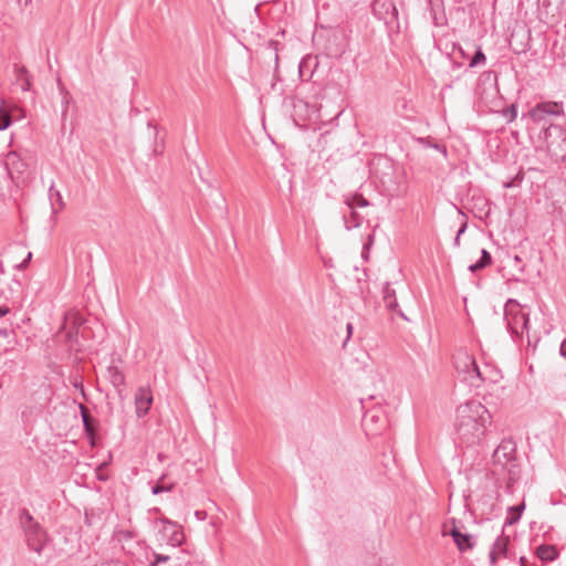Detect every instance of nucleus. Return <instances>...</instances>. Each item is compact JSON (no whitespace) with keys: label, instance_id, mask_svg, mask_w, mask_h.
I'll return each instance as SVG.
<instances>
[{"label":"nucleus","instance_id":"1","mask_svg":"<svg viewBox=\"0 0 566 566\" xmlns=\"http://www.w3.org/2000/svg\"><path fill=\"white\" fill-rule=\"evenodd\" d=\"M491 413L479 401L471 400L457 408L455 430L461 444H479L491 424Z\"/></svg>","mask_w":566,"mask_h":566},{"label":"nucleus","instance_id":"2","mask_svg":"<svg viewBox=\"0 0 566 566\" xmlns=\"http://www.w3.org/2000/svg\"><path fill=\"white\" fill-rule=\"evenodd\" d=\"M20 526L24 534L27 546L30 551L41 556L50 544V537L45 528L23 509L19 515Z\"/></svg>","mask_w":566,"mask_h":566},{"label":"nucleus","instance_id":"3","mask_svg":"<svg viewBox=\"0 0 566 566\" xmlns=\"http://www.w3.org/2000/svg\"><path fill=\"white\" fill-rule=\"evenodd\" d=\"M504 319L511 335L522 338L524 333L528 334L530 317L523 306L513 298H510L504 306Z\"/></svg>","mask_w":566,"mask_h":566},{"label":"nucleus","instance_id":"4","mask_svg":"<svg viewBox=\"0 0 566 566\" xmlns=\"http://www.w3.org/2000/svg\"><path fill=\"white\" fill-rule=\"evenodd\" d=\"M543 139L551 157L556 160L566 159V130L559 125H549L543 130Z\"/></svg>","mask_w":566,"mask_h":566},{"label":"nucleus","instance_id":"5","mask_svg":"<svg viewBox=\"0 0 566 566\" xmlns=\"http://www.w3.org/2000/svg\"><path fill=\"white\" fill-rule=\"evenodd\" d=\"M371 8L374 15L384 21L389 35L399 33L398 10L392 0H374Z\"/></svg>","mask_w":566,"mask_h":566},{"label":"nucleus","instance_id":"6","mask_svg":"<svg viewBox=\"0 0 566 566\" xmlns=\"http://www.w3.org/2000/svg\"><path fill=\"white\" fill-rule=\"evenodd\" d=\"M563 103L560 102H542L533 107L528 115L535 123L544 120L547 115H563Z\"/></svg>","mask_w":566,"mask_h":566},{"label":"nucleus","instance_id":"7","mask_svg":"<svg viewBox=\"0 0 566 566\" xmlns=\"http://www.w3.org/2000/svg\"><path fill=\"white\" fill-rule=\"evenodd\" d=\"M363 426L367 432L378 434L387 426V418L380 408L367 411L363 418Z\"/></svg>","mask_w":566,"mask_h":566},{"label":"nucleus","instance_id":"8","mask_svg":"<svg viewBox=\"0 0 566 566\" xmlns=\"http://www.w3.org/2000/svg\"><path fill=\"white\" fill-rule=\"evenodd\" d=\"M515 453L516 443L512 439H503L493 452V461L504 468L515 460Z\"/></svg>","mask_w":566,"mask_h":566},{"label":"nucleus","instance_id":"9","mask_svg":"<svg viewBox=\"0 0 566 566\" xmlns=\"http://www.w3.org/2000/svg\"><path fill=\"white\" fill-rule=\"evenodd\" d=\"M153 403V395L149 388L140 387L135 394V407L138 418L145 417Z\"/></svg>","mask_w":566,"mask_h":566},{"label":"nucleus","instance_id":"10","mask_svg":"<svg viewBox=\"0 0 566 566\" xmlns=\"http://www.w3.org/2000/svg\"><path fill=\"white\" fill-rule=\"evenodd\" d=\"M453 361L457 371L467 377L475 363V358L467 350L460 349L453 355Z\"/></svg>","mask_w":566,"mask_h":566},{"label":"nucleus","instance_id":"11","mask_svg":"<svg viewBox=\"0 0 566 566\" xmlns=\"http://www.w3.org/2000/svg\"><path fill=\"white\" fill-rule=\"evenodd\" d=\"M449 534L452 536L453 542L461 552L471 551L475 546L474 537L470 534L462 533L453 522V527L450 530Z\"/></svg>","mask_w":566,"mask_h":566},{"label":"nucleus","instance_id":"12","mask_svg":"<svg viewBox=\"0 0 566 566\" xmlns=\"http://www.w3.org/2000/svg\"><path fill=\"white\" fill-rule=\"evenodd\" d=\"M382 298L385 302V306L388 311L397 313L403 319H408L406 315L399 310V305L396 298V291L390 286L389 283H386L382 290Z\"/></svg>","mask_w":566,"mask_h":566},{"label":"nucleus","instance_id":"13","mask_svg":"<svg viewBox=\"0 0 566 566\" xmlns=\"http://www.w3.org/2000/svg\"><path fill=\"white\" fill-rule=\"evenodd\" d=\"M15 112L22 116V109L18 106L12 108L0 106V130H4L11 125Z\"/></svg>","mask_w":566,"mask_h":566},{"label":"nucleus","instance_id":"14","mask_svg":"<svg viewBox=\"0 0 566 566\" xmlns=\"http://www.w3.org/2000/svg\"><path fill=\"white\" fill-rule=\"evenodd\" d=\"M345 203L347 205V208L349 210V218L344 213L343 219L344 223L347 230H350L352 228H357L360 226L363 218L357 213L354 209V203L349 200H346Z\"/></svg>","mask_w":566,"mask_h":566},{"label":"nucleus","instance_id":"15","mask_svg":"<svg viewBox=\"0 0 566 566\" xmlns=\"http://www.w3.org/2000/svg\"><path fill=\"white\" fill-rule=\"evenodd\" d=\"M536 555L543 562H553L557 558L558 552L554 545H539L536 548Z\"/></svg>","mask_w":566,"mask_h":566},{"label":"nucleus","instance_id":"16","mask_svg":"<svg viewBox=\"0 0 566 566\" xmlns=\"http://www.w3.org/2000/svg\"><path fill=\"white\" fill-rule=\"evenodd\" d=\"M80 410L85 433L87 434V437L93 439L95 436L94 419L90 416L87 408L83 403L80 405Z\"/></svg>","mask_w":566,"mask_h":566},{"label":"nucleus","instance_id":"17","mask_svg":"<svg viewBox=\"0 0 566 566\" xmlns=\"http://www.w3.org/2000/svg\"><path fill=\"white\" fill-rule=\"evenodd\" d=\"M502 379L501 370L496 367L485 364L483 367V382L496 384Z\"/></svg>","mask_w":566,"mask_h":566},{"label":"nucleus","instance_id":"18","mask_svg":"<svg viewBox=\"0 0 566 566\" xmlns=\"http://www.w3.org/2000/svg\"><path fill=\"white\" fill-rule=\"evenodd\" d=\"M525 509V503L513 505L507 509L509 516L505 518L504 525H513L521 520L522 513Z\"/></svg>","mask_w":566,"mask_h":566},{"label":"nucleus","instance_id":"19","mask_svg":"<svg viewBox=\"0 0 566 566\" xmlns=\"http://www.w3.org/2000/svg\"><path fill=\"white\" fill-rule=\"evenodd\" d=\"M491 263H492V255L490 254V252L488 250L482 249L481 258L475 263L471 264L469 266V270L474 273V272L485 269Z\"/></svg>","mask_w":566,"mask_h":566},{"label":"nucleus","instance_id":"20","mask_svg":"<svg viewBox=\"0 0 566 566\" xmlns=\"http://www.w3.org/2000/svg\"><path fill=\"white\" fill-rule=\"evenodd\" d=\"M17 80L22 91H29L31 88V78L28 70L24 66L15 69Z\"/></svg>","mask_w":566,"mask_h":566},{"label":"nucleus","instance_id":"21","mask_svg":"<svg viewBox=\"0 0 566 566\" xmlns=\"http://www.w3.org/2000/svg\"><path fill=\"white\" fill-rule=\"evenodd\" d=\"M49 197L54 212L64 208L62 195L57 189L53 187V185L49 189Z\"/></svg>","mask_w":566,"mask_h":566},{"label":"nucleus","instance_id":"22","mask_svg":"<svg viewBox=\"0 0 566 566\" xmlns=\"http://www.w3.org/2000/svg\"><path fill=\"white\" fill-rule=\"evenodd\" d=\"M464 380H469L471 385L479 386L476 381L483 382V368H480L476 361L473 364L469 375L463 377Z\"/></svg>","mask_w":566,"mask_h":566},{"label":"nucleus","instance_id":"23","mask_svg":"<svg viewBox=\"0 0 566 566\" xmlns=\"http://www.w3.org/2000/svg\"><path fill=\"white\" fill-rule=\"evenodd\" d=\"M166 479V475L163 474L159 480L153 485L151 493L153 494H159L163 492H170L175 488V483H164V480Z\"/></svg>","mask_w":566,"mask_h":566},{"label":"nucleus","instance_id":"24","mask_svg":"<svg viewBox=\"0 0 566 566\" xmlns=\"http://www.w3.org/2000/svg\"><path fill=\"white\" fill-rule=\"evenodd\" d=\"M510 537L501 535L496 538V541L493 544L492 549L496 552L501 556H506L507 553V546H509Z\"/></svg>","mask_w":566,"mask_h":566},{"label":"nucleus","instance_id":"25","mask_svg":"<svg viewBox=\"0 0 566 566\" xmlns=\"http://www.w3.org/2000/svg\"><path fill=\"white\" fill-rule=\"evenodd\" d=\"M108 374L113 386L120 387L125 384V376L117 367H109Z\"/></svg>","mask_w":566,"mask_h":566},{"label":"nucleus","instance_id":"26","mask_svg":"<svg viewBox=\"0 0 566 566\" xmlns=\"http://www.w3.org/2000/svg\"><path fill=\"white\" fill-rule=\"evenodd\" d=\"M77 335L78 331L75 327L70 328L66 334V342L69 343V349L74 352H80V347H77Z\"/></svg>","mask_w":566,"mask_h":566},{"label":"nucleus","instance_id":"27","mask_svg":"<svg viewBox=\"0 0 566 566\" xmlns=\"http://www.w3.org/2000/svg\"><path fill=\"white\" fill-rule=\"evenodd\" d=\"M486 62V56L483 53L481 48H478L474 55L471 57L469 67H475L478 65H483Z\"/></svg>","mask_w":566,"mask_h":566},{"label":"nucleus","instance_id":"28","mask_svg":"<svg viewBox=\"0 0 566 566\" xmlns=\"http://www.w3.org/2000/svg\"><path fill=\"white\" fill-rule=\"evenodd\" d=\"M59 87H60V92L62 94V104H63L62 118H65L66 113H67V106H69V103H70L72 96L67 91H65V88L62 85L60 80H59Z\"/></svg>","mask_w":566,"mask_h":566},{"label":"nucleus","instance_id":"29","mask_svg":"<svg viewBox=\"0 0 566 566\" xmlns=\"http://www.w3.org/2000/svg\"><path fill=\"white\" fill-rule=\"evenodd\" d=\"M115 537L118 542H127L134 539L136 537V533L130 530H118L115 533Z\"/></svg>","mask_w":566,"mask_h":566},{"label":"nucleus","instance_id":"30","mask_svg":"<svg viewBox=\"0 0 566 566\" xmlns=\"http://www.w3.org/2000/svg\"><path fill=\"white\" fill-rule=\"evenodd\" d=\"M503 116L507 119L509 123L513 122L517 116V106L512 104L507 108L503 109Z\"/></svg>","mask_w":566,"mask_h":566},{"label":"nucleus","instance_id":"31","mask_svg":"<svg viewBox=\"0 0 566 566\" xmlns=\"http://www.w3.org/2000/svg\"><path fill=\"white\" fill-rule=\"evenodd\" d=\"M347 200H349L350 202L354 203V209L356 207L364 208V207L369 206V201L366 198H364L361 195H355L354 197L348 198Z\"/></svg>","mask_w":566,"mask_h":566},{"label":"nucleus","instance_id":"32","mask_svg":"<svg viewBox=\"0 0 566 566\" xmlns=\"http://www.w3.org/2000/svg\"><path fill=\"white\" fill-rule=\"evenodd\" d=\"M170 560V556L155 553L154 554V560L151 563V566H160L161 564H166Z\"/></svg>","mask_w":566,"mask_h":566},{"label":"nucleus","instance_id":"33","mask_svg":"<svg viewBox=\"0 0 566 566\" xmlns=\"http://www.w3.org/2000/svg\"><path fill=\"white\" fill-rule=\"evenodd\" d=\"M72 385L80 390L82 397L84 399H86V395H85V390H84V386H83V382H82V379L81 377H74L73 380H72Z\"/></svg>","mask_w":566,"mask_h":566},{"label":"nucleus","instance_id":"34","mask_svg":"<svg viewBox=\"0 0 566 566\" xmlns=\"http://www.w3.org/2000/svg\"><path fill=\"white\" fill-rule=\"evenodd\" d=\"M31 258H32V253H31V252H29V253H28V255H27V258H25V259L23 260V262L19 265V269H24V268L28 265V263L30 262Z\"/></svg>","mask_w":566,"mask_h":566},{"label":"nucleus","instance_id":"35","mask_svg":"<svg viewBox=\"0 0 566 566\" xmlns=\"http://www.w3.org/2000/svg\"><path fill=\"white\" fill-rule=\"evenodd\" d=\"M559 354H560V356L566 358V338L560 344Z\"/></svg>","mask_w":566,"mask_h":566},{"label":"nucleus","instance_id":"36","mask_svg":"<svg viewBox=\"0 0 566 566\" xmlns=\"http://www.w3.org/2000/svg\"><path fill=\"white\" fill-rule=\"evenodd\" d=\"M10 313V308L6 305H0V318Z\"/></svg>","mask_w":566,"mask_h":566},{"label":"nucleus","instance_id":"37","mask_svg":"<svg viewBox=\"0 0 566 566\" xmlns=\"http://www.w3.org/2000/svg\"><path fill=\"white\" fill-rule=\"evenodd\" d=\"M501 555H499L496 552H494L493 549H491L490 552V560H491V564H495L496 559L500 557Z\"/></svg>","mask_w":566,"mask_h":566},{"label":"nucleus","instance_id":"38","mask_svg":"<svg viewBox=\"0 0 566 566\" xmlns=\"http://www.w3.org/2000/svg\"><path fill=\"white\" fill-rule=\"evenodd\" d=\"M467 228H468V223H467V222H463V223L461 224L460 229L458 230L457 235H458V237H461V235L465 232Z\"/></svg>","mask_w":566,"mask_h":566},{"label":"nucleus","instance_id":"39","mask_svg":"<svg viewBox=\"0 0 566 566\" xmlns=\"http://www.w3.org/2000/svg\"><path fill=\"white\" fill-rule=\"evenodd\" d=\"M9 328L7 326H2L0 324V335L3 336V337H7L9 335Z\"/></svg>","mask_w":566,"mask_h":566},{"label":"nucleus","instance_id":"40","mask_svg":"<svg viewBox=\"0 0 566 566\" xmlns=\"http://www.w3.org/2000/svg\"><path fill=\"white\" fill-rule=\"evenodd\" d=\"M346 329H347V339L350 337L352 333H353V325L350 323L347 324L346 326Z\"/></svg>","mask_w":566,"mask_h":566},{"label":"nucleus","instance_id":"41","mask_svg":"<svg viewBox=\"0 0 566 566\" xmlns=\"http://www.w3.org/2000/svg\"><path fill=\"white\" fill-rule=\"evenodd\" d=\"M520 565H521V566H528V565H527V559H526L525 557H521V558H520Z\"/></svg>","mask_w":566,"mask_h":566},{"label":"nucleus","instance_id":"42","mask_svg":"<svg viewBox=\"0 0 566 566\" xmlns=\"http://www.w3.org/2000/svg\"><path fill=\"white\" fill-rule=\"evenodd\" d=\"M453 244L455 248L460 245V237L455 235Z\"/></svg>","mask_w":566,"mask_h":566},{"label":"nucleus","instance_id":"43","mask_svg":"<svg viewBox=\"0 0 566 566\" xmlns=\"http://www.w3.org/2000/svg\"><path fill=\"white\" fill-rule=\"evenodd\" d=\"M513 260L516 264H520L522 262V260L518 255H515Z\"/></svg>","mask_w":566,"mask_h":566},{"label":"nucleus","instance_id":"44","mask_svg":"<svg viewBox=\"0 0 566 566\" xmlns=\"http://www.w3.org/2000/svg\"><path fill=\"white\" fill-rule=\"evenodd\" d=\"M459 51L462 54V56L464 57L465 56V52H463V50L461 48L459 49Z\"/></svg>","mask_w":566,"mask_h":566}]
</instances>
